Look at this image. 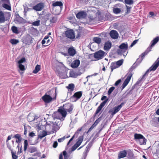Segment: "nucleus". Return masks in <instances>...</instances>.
<instances>
[{
    "mask_svg": "<svg viewBox=\"0 0 159 159\" xmlns=\"http://www.w3.org/2000/svg\"><path fill=\"white\" fill-rule=\"evenodd\" d=\"M67 114V111L65 109L61 107L59 108L57 111L54 112L52 116L54 118L58 119L61 121H63L64 120Z\"/></svg>",
    "mask_w": 159,
    "mask_h": 159,
    "instance_id": "1",
    "label": "nucleus"
},
{
    "mask_svg": "<svg viewBox=\"0 0 159 159\" xmlns=\"http://www.w3.org/2000/svg\"><path fill=\"white\" fill-rule=\"evenodd\" d=\"M159 40V36L157 37L155 39H154L151 42V44L150 46L148 48L145 52L142 53L140 55L141 58H138L137 59L136 63H137L139 61V63H140L141 62L142 60L145 57V56L147 55L150 51L151 50V49L155 45L158 41Z\"/></svg>",
    "mask_w": 159,
    "mask_h": 159,
    "instance_id": "2",
    "label": "nucleus"
},
{
    "mask_svg": "<svg viewBox=\"0 0 159 159\" xmlns=\"http://www.w3.org/2000/svg\"><path fill=\"white\" fill-rule=\"evenodd\" d=\"M52 5L53 7L52 9L54 11V14L56 15L59 14L63 5L62 2L61 1L53 2Z\"/></svg>",
    "mask_w": 159,
    "mask_h": 159,
    "instance_id": "3",
    "label": "nucleus"
},
{
    "mask_svg": "<svg viewBox=\"0 0 159 159\" xmlns=\"http://www.w3.org/2000/svg\"><path fill=\"white\" fill-rule=\"evenodd\" d=\"M159 66V58L156 61L154 64L143 75L140 80L138 81L136 83V84H139L144 78L145 76L148 74L149 71L155 70Z\"/></svg>",
    "mask_w": 159,
    "mask_h": 159,
    "instance_id": "4",
    "label": "nucleus"
},
{
    "mask_svg": "<svg viewBox=\"0 0 159 159\" xmlns=\"http://www.w3.org/2000/svg\"><path fill=\"white\" fill-rule=\"evenodd\" d=\"M128 48V45L127 43H123L119 46V49L117 50V53L118 54H123L125 56V52H126Z\"/></svg>",
    "mask_w": 159,
    "mask_h": 159,
    "instance_id": "5",
    "label": "nucleus"
},
{
    "mask_svg": "<svg viewBox=\"0 0 159 159\" xmlns=\"http://www.w3.org/2000/svg\"><path fill=\"white\" fill-rule=\"evenodd\" d=\"M67 71L66 68L64 66L61 67L58 72V75L61 79H65L67 77Z\"/></svg>",
    "mask_w": 159,
    "mask_h": 159,
    "instance_id": "6",
    "label": "nucleus"
},
{
    "mask_svg": "<svg viewBox=\"0 0 159 159\" xmlns=\"http://www.w3.org/2000/svg\"><path fill=\"white\" fill-rule=\"evenodd\" d=\"M106 54V53L100 50L94 53L93 57L94 58L99 60L102 58Z\"/></svg>",
    "mask_w": 159,
    "mask_h": 159,
    "instance_id": "7",
    "label": "nucleus"
},
{
    "mask_svg": "<svg viewBox=\"0 0 159 159\" xmlns=\"http://www.w3.org/2000/svg\"><path fill=\"white\" fill-rule=\"evenodd\" d=\"M65 34L66 37L70 39H74L75 37L74 31L71 29L66 31L65 32Z\"/></svg>",
    "mask_w": 159,
    "mask_h": 159,
    "instance_id": "8",
    "label": "nucleus"
},
{
    "mask_svg": "<svg viewBox=\"0 0 159 159\" xmlns=\"http://www.w3.org/2000/svg\"><path fill=\"white\" fill-rule=\"evenodd\" d=\"M82 93L81 91L78 92L74 93L71 98L70 99L72 102H75L82 96Z\"/></svg>",
    "mask_w": 159,
    "mask_h": 159,
    "instance_id": "9",
    "label": "nucleus"
},
{
    "mask_svg": "<svg viewBox=\"0 0 159 159\" xmlns=\"http://www.w3.org/2000/svg\"><path fill=\"white\" fill-rule=\"evenodd\" d=\"M44 7L43 3L40 2L33 7V9L37 11H41L43 10Z\"/></svg>",
    "mask_w": 159,
    "mask_h": 159,
    "instance_id": "10",
    "label": "nucleus"
},
{
    "mask_svg": "<svg viewBox=\"0 0 159 159\" xmlns=\"http://www.w3.org/2000/svg\"><path fill=\"white\" fill-rule=\"evenodd\" d=\"M42 99L46 103H49L50 102L52 99H56V95L54 98H52L48 95L45 94L42 98Z\"/></svg>",
    "mask_w": 159,
    "mask_h": 159,
    "instance_id": "11",
    "label": "nucleus"
},
{
    "mask_svg": "<svg viewBox=\"0 0 159 159\" xmlns=\"http://www.w3.org/2000/svg\"><path fill=\"white\" fill-rule=\"evenodd\" d=\"M3 1L5 3L2 4V7L7 10L11 11V8L9 0H3Z\"/></svg>",
    "mask_w": 159,
    "mask_h": 159,
    "instance_id": "12",
    "label": "nucleus"
},
{
    "mask_svg": "<svg viewBox=\"0 0 159 159\" xmlns=\"http://www.w3.org/2000/svg\"><path fill=\"white\" fill-rule=\"evenodd\" d=\"M124 105V103L123 102H122L120 104V105L114 107L113 108V110H112L111 111V114L112 115H114L116 113L120 110V109Z\"/></svg>",
    "mask_w": 159,
    "mask_h": 159,
    "instance_id": "13",
    "label": "nucleus"
},
{
    "mask_svg": "<svg viewBox=\"0 0 159 159\" xmlns=\"http://www.w3.org/2000/svg\"><path fill=\"white\" fill-rule=\"evenodd\" d=\"M87 15L85 12L81 11L79 12L76 15V17L78 19H82L85 18Z\"/></svg>",
    "mask_w": 159,
    "mask_h": 159,
    "instance_id": "14",
    "label": "nucleus"
},
{
    "mask_svg": "<svg viewBox=\"0 0 159 159\" xmlns=\"http://www.w3.org/2000/svg\"><path fill=\"white\" fill-rule=\"evenodd\" d=\"M108 100V98L106 99L101 103L99 106L98 107L95 112V114H98L102 110V108L105 105L107 102Z\"/></svg>",
    "mask_w": 159,
    "mask_h": 159,
    "instance_id": "15",
    "label": "nucleus"
},
{
    "mask_svg": "<svg viewBox=\"0 0 159 159\" xmlns=\"http://www.w3.org/2000/svg\"><path fill=\"white\" fill-rule=\"evenodd\" d=\"M132 76V74H129V75L127 76V78L125 79V80L124 81L122 85V89H124L126 87V86L128 84V83L130 81Z\"/></svg>",
    "mask_w": 159,
    "mask_h": 159,
    "instance_id": "16",
    "label": "nucleus"
},
{
    "mask_svg": "<svg viewBox=\"0 0 159 159\" xmlns=\"http://www.w3.org/2000/svg\"><path fill=\"white\" fill-rule=\"evenodd\" d=\"M110 35L112 38L113 39H116L118 37V34L115 30H112L110 33Z\"/></svg>",
    "mask_w": 159,
    "mask_h": 159,
    "instance_id": "17",
    "label": "nucleus"
},
{
    "mask_svg": "<svg viewBox=\"0 0 159 159\" xmlns=\"http://www.w3.org/2000/svg\"><path fill=\"white\" fill-rule=\"evenodd\" d=\"M80 61L79 60H76L74 61L71 64V66L73 68H76L80 65Z\"/></svg>",
    "mask_w": 159,
    "mask_h": 159,
    "instance_id": "18",
    "label": "nucleus"
},
{
    "mask_svg": "<svg viewBox=\"0 0 159 159\" xmlns=\"http://www.w3.org/2000/svg\"><path fill=\"white\" fill-rule=\"evenodd\" d=\"M111 42L107 41L105 43L104 47V49L105 50H109L111 48Z\"/></svg>",
    "mask_w": 159,
    "mask_h": 159,
    "instance_id": "19",
    "label": "nucleus"
},
{
    "mask_svg": "<svg viewBox=\"0 0 159 159\" xmlns=\"http://www.w3.org/2000/svg\"><path fill=\"white\" fill-rule=\"evenodd\" d=\"M127 152L125 150L120 151L119 153L118 157L119 158H121L126 157Z\"/></svg>",
    "mask_w": 159,
    "mask_h": 159,
    "instance_id": "20",
    "label": "nucleus"
},
{
    "mask_svg": "<svg viewBox=\"0 0 159 159\" xmlns=\"http://www.w3.org/2000/svg\"><path fill=\"white\" fill-rule=\"evenodd\" d=\"M68 53L71 56H74L76 53V51L73 48H70L68 49Z\"/></svg>",
    "mask_w": 159,
    "mask_h": 159,
    "instance_id": "21",
    "label": "nucleus"
},
{
    "mask_svg": "<svg viewBox=\"0 0 159 159\" xmlns=\"http://www.w3.org/2000/svg\"><path fill=\"white\" fill-rule=\"evenodd\" d=\"M5 21L4 13L3 11H0V23H4Z\"/></svg>",
    "mask_w": 159,
    "mask_h": 159,
    "instance_id": "22",
    "label": "nucleus"
},
{
    "mask_svg": "<svg viewBox=\"0 0 159 159\" xmlns=\"http://www.w3.org/2000/svg\"><path fill=\"white\" fill-rule=\"evenodd\" d=\"M35 116L33 114H29L28 116L27 119L29 122H32L35 120Z\"/></svg>",
    "mask_w": 159,
    "mask_h": 159,
    "instance_id": "23",
    "label": "nucleus"
},
{
    "mask_svg": "<svg viewBox=\"0 0 159 159\" xmlns=\"http://www.w3.org/2000/svg\"><path fill=\"white\" fill-rule=\"evenodd\" d=\"M47 132L46 131L43 130L38 135V137L39 138L41 139L47 135Z\"/></svg>",
    "mask_w": 159,
    "mask_h": 159,
    "instance_id": "24",
    "label": "nucleus"
},
{
    "mask_svg": "<svg viewBox=\"0 0 159 159\" xmlns=\"http://www.w3.org/2000/svg\"><path fill=\"white\" fill-rule=\"evenodd\" d=\"M143 136L140 134H135L134 135V139L138 140L139 141L142 138Z\"/></svg>",
    "mask_w": 159,
    "mask_h": 159,
    "instance_id": "25",
    "label": "nucleus"
},
{
    "mask_svg": "<svg viewBox=\"0 0 159 159\" xmlns=\"http://www.w3.org/2000/svg\"><path fill=\"white\" fill-rule=\"evenodd\" d=\"M147 139L143 136V138H142L139 142L140 145H145L146 144Z\"/></svg>",
    "mask_w": 159,
    "mask_h": 159,
    "instance_id": "26",
    "label": "nucleus"
},
{
    "mask_svg": "<svg viewBox=\"0 0 159 159\" xmlns=\"http://www.w3.org/2000/svg\"><path fill=\"white\" fill-rule=\"evenodd\" d=\"M41 66L40 65H37L35 66V69L33 70V72L34 74L37 73L40 69Z\"/></svg>",
    "mask_w": 159,
    "mask_h": 159,
    "instance_id": "27",
    "label": "nucleus"
},
{
    "mask_svg": "<svg viewBox=\"0 0 159 159\" xmlns=\"http://www.w3.org/2000/svg\"><path fill=\"white\" fill-rule=\"evenodd\" d=\"M66 88L71 91H72L74 90L75 85L73 84H69Z\"/></svg>",
    "mask_w": 159,
    "mask_h": 159,
    "instance_id": "28",
    "label": "nucleus"
},
{
    "mask_svg": "<svg viewBox=\"0 0 159 159\" xmlns=\"http://www.w3.org/2000/svg\"><path fill=\"white\" fill-rule=\"evenodd\" d=\"M110 67L111 69V72L113 71L114 69L118 67V66L117 65V64L116 63V62L112 63L111 64V66Z\"/></svg>",
    "mask_w": 159,
    "mask_h": 159,
    "instance_id": "29",
    "label": "nucleus"
},
{
    "mask_svg": "<svg viewBox=\"0 0 159 159\" xmlns=\"http://www.w3.org/2000/svg\"><path fill=\"white\" fill-rule=\"evenodd\" d=\"M32 10H33V8H29L26 6H24V15L25 16H26V13L28 11H29Z\"/></svg>",
    "mask_w": 159,
    "mask_h": 159,
    "instance_id": "30",
    "label": "nucleus"
},
{
    "mask_svg": "<svg viewBox=\"0 0 159 159\" xmlns=\"http://www.w3.org/2000/svg\"><path fill=\"white\" fill-rule=\"evenodd\" d=\"M11 29L13 33L16 34H19V32L18 30V29L15 26H12L11 28Z\"/></svg>",
    "mask_w": 159,
    "mask_h": 159,
    "instance_id": "31",
    "label": "nucleus"
},
{
    "mask_svg": "<svg viewBox=\"0 0 159 159\" xmlns=\"http://www.w3.org/2000/svg\"><path fill=\"white\" fill-rule=\"evenodd\" d=\"M93 40L95 43H97L98 44H100L101 42V38L96 37L93 38Z\"/></svg>",
    "mask_w": 159,
    "mask_h": 159,
    "instance_id": "32",
    "label": "nucleus"
},
{
    "mask_svg": "<svg viewBox=\"0 0 159 159\" xmlns=\"http://www.w3.org/2000/svg\"><path fill=\"white\" fill-rule=\"evenodd\" d=\"M83 139L81 137L79 138L78 141L75 144L77 146V147H78L80 146L83 141Z\"/></svg>",
    "mask_w": 159,
    "mask_h": 159,
    "instance_id": "33",
    "label": "nucleus"
},
{
    "mask_svg": "<svg viewBox=\"0 0 159 159\" xmlns=\"http://www.w3.org/2000/svg\"><path fill=\"white\" fill-rule=\"evenodd\" d=\"M53 127L55 129H58L60 127V124L59 123L55 122L53 123Z\"/></svg>",
    "mask_w": 159,
    "mask_h": 159,
    "instance_id": "34",
    "label": "nucleus"
},
{
    "mask_svg": "<svg viewBox=\"0 0 159 159\" xmlns=\"http://www.w3.org/2000/svg\"><path fill=\"white\" fill-rule=\"evenodd\" d=\"M67 106H68V107H69V109H65L66 111H67L68 112L70 113L72 111L73 109V106L71 104H68Z\"/></svg>",
    "mask_w": 159,
    "mask_h": 159,
    "instance_id": "35",
    "label": "nucleus"
},
{
    "mask_svg": "<svg viewBox=\"0 0 159 159\" xmlns=\"http://www.w3.org/2000/svg\"><path fill=\"white\" fill-rule=\"evenodd\" d=\"M37 151V148L35 147H31L29 148V152L32 153Z\"/></svg>",
    "mask_w": 159,
    "mask_h": 159,
    "instance_id": "36",
    "label": "nucleus"
},
{
    "mask_svg": "<svg viewBox=\"0 0 159 159\" xmlns=\"http://www.w3.org/2000/svg\"><path fill=\"white\" fill-rule=\"evenodd\" d=\"M125 4L128 5H131L134 3L133 0H125Z\"/></svg>",
    "mask_w": 159,
    "mask_h": 159,
    "instance_id": "37",
    "label": "nucleus"
},
{
    "mask_svg": "<svg viewBox=\"0 0 159 159\" xmlns=\"http://www.w3.org/2000/svg\"><path fill=\"white\" fill-rule=\"evenodd\" d=\"M10 42L12 44H16L19 42V41L17 39H11L10 40Z\"/></svg>",
    "mask_w": 159,
    "mask_h": 159,
    "instance_id": "38",
    "label": "nucleus"
},
{
    "mask_svg": "<svg viewBox=\"0 0 159 159\" xmlns=\"http://www.w3.org/2000/svg\"><path fill=\"white\" fill-rule=\"evenodd\" d=\"M113 12L115 14L119 13L120 12L121 10L118 7H116L113 9Z\"/></svg>",
    "mask_w": 159,
    "mask_h": 159,
    "instance_id": "39",
    "label": "nucleus"
},
{
    "mask_svg": "<svg viewBox=\"0 0 159 159\" xmlns=\"http://www.w3.org/2000/svg\"><path fill=\"white\" fill-rule=\"evenodd\" d=\"M57 20V18L56 16H54L50 20L51 23H53L56 22Z\"/></svg>",
    "mask_w": 159,
    "mask_h": 159,
    "instance_id": "40",
    "label": "nucleus"
},
{
    "mask_svg": "<svg viewBox=\"0 0 159 159\" xmlns=\"http://www.w3.org/2000/svg\"><path fill=\"white\" fill-rule=\"evenodd\" d=\"M102 118V117L101 116L98 118L95 121L94 123L93 124L95 126H96L97 124L100 122V121L101 120Z\"/></svg>",
    "mask_w": 159,
    "mask_h": 159,
    "instance_id": "41",
    "label": "nucleus"
},
{
    "mask_svg": "<svg viewBox=\"0 0 159 159\" xmlns=\"http://www.w3.org/2000/svg\"><path fill=\"white\" fill-rule=\"evenodd\" d=\"M115 89V87L112 86L109 89L108 92V95H110L112 92Z\"/></svg>",
    "mask_w": 159,
    "mask_h": 159,
    "instance_id": "42",
    "label": "nucleus"
},
{
    "mask_svg": "<svg viewBox=\"0 0 159 159\" xmlns=\"http://www.w3.org/2000/svg\"><path fill=\"white\" fill-rule=\"evenodd\" d=\"M28 145V141L27 140H25L24 141V151H26Z\"/></svg>",
    "mask_w": 159,
    "mask_h": 159,
    "instance_id": "43",
    "label": "nucleus"
},
{
    "mask_svg": "<svg viewBox=\"0 0 159 159\" xmlns=\"http://www.w3.org/2000/svg\"><path fill=\"white\" fill-rule=\"evenodd\" d=\"M123 59H121L120 60L116 62V63L117 64V66L118 67L120 66H121L122 64H123Z\"/></svg>",
    "mask_w": 159,
    "mask_h": 159,
    "instance_id": "44",
    "label": "nucleus"
},
{
    "mask_svg": "<svg viewBox=\"0 0 159 159\" xmlns=\"http://www.w3.org/2000/svg\"><path fill=\"white\" fill-rule=\"evenodd\" d=\"M20 70L22 71H24L25 70V66L22 64H19L18 66Z\"/></svg>",
    "mask_w": 159,
    "mask_h": 159,
    "instance_id": "45",
    "label": "nucleus"
},
{
    "mask_svg": "<svg viewBox=\"0 0 159 159\" xmlns=\"http://www.w3.org/2000/svg\"><path fill=\"white\" fill-rule=\"evenodd\" d=\"M40 20H37L32 23V25L34 26H38L40 25Z\"/></svg>",
    "mask_w": 159,
    "mask_h": 159,
    "instance_id": "46",
    "label": "nucleus"
},
{
    "mask_svg": "<svg viewBox=\"0 0 159 159\" xmlns=\"http://www.w3.org/2000/svg\"><path fill=\"white\" fill-rule=\"evenodd\" d=\"M25 58H23L18 61V65L22 64V63L25 62Z\"/></svg>",
    "mask_w": 159,
    "mask_h": 159,
    "instance_id": "47",
    "label": "nucleus"
},
{
    "mask_svg": "<svg viewBox=\"0 0 159 159\" xmlns=\"http://www.w3.org/2000/svg\"><path fill=\"white\" fill-rule=\"evenodd\" d=\"M49 37L48 36H46L44 39L42 41V43L43 45H44L46 43L45 40H47Z\"/></svg>",
    "mask_w": 159,
    "mask_h": 159,
    "instance_id": "48",
    "label": "nucleus"
},
{
    "mask_svg": "<svg viewBox=\"0 0 159 159\" xmlns=\"http://www.w3.org/2000/svg\"><path fill=\"white\" fill-rule=\"evenodd\" d=\"M12 156L13 159H17V156L14 153L13 151L11 152Z\"/></svg>",
    "mask_w": 159,
    "mask_h": 159,
    "instance_id": "49",
    "label": "nucleus"
},
{
    "mask_svg": "<svg viewBox=\"0 0 159 159\" xmlns=\"http://www.w3.org/2000/svg\"><path fill=\"white\" fill-rule=\"evenodd\" d=\"M63 154L64 156V159H68L67 153L66 151H64L63 152Z\"/></svg>",
    "mask_w": 159,
    "mask_h": 159,
    "instance_id": "50",
    "label": "nucleus"
},
{
    "mask_svg": "<svg viewBox=\"0 0 159 159\" xmlns=\"http://www.w3.org/2000/svg\"><path fill=\"white\" fill-rule=\"evenodd\" d=\"M14 137L16 139H22V138L21 137L20 135V134H16L15 135Z\"/></svg>",
    "mask_w": 159,
    "mask_h": 159,
    "instance_id": "51",
    "label": "nucleus"
},
{
    "mask_svg": "<svg viewBox=\"0 0 159 159\" xmlns=\"http://www.w3.org/2000/svg\"><path fill=\"white\" fill-rule=\"evenodd\" d=\"M66 139V137L65 136H64L62 138H61L60 139H58V141L59 142H61L63 141L64 139Z\"/></svg>",
    "mask_w": 159,
    "mask_h": 159,
    "instance_id": "52",
    "label": "nucleus"
},
{
    "mask_svg": "<svg viewBox=\"0 0 159 159\" xmlns=\"http://www.w3.org/2000/svg\"><path fill=\"white\" fill-rule=\"evenodd\" d=\"M126 7L127 10V13H129L130 12V10L131 9V7H129L127 5H126Z\"/></svg>",
    "mask_w": 159,
    "mask_h": 159,
    "instance_id": "53",
    "label": "nucleus"
},
{
    "mask_svg": "<svg viewBox=\"0 0 159 159\" xmlns=\"http://www.w3.org/2000/svg\"><path fill=\"white\" fill-rule=\"evenodd\" d=\"M138 41V39L136 40H134L133 41V42H132V43H131V44L130 45L131 47H132L136 43H137Z\"/></svg>",
    "mask_w": 159,
    "mask_h": 159,
    "instance_id": "54",
    "label": "nucleus"
},
{
    "mask_svg": "<svg viewBox=\"0 0 159 159\" xmlns=\"http://www.w3.org/2000/svg\"><path fill=\"white\" fill-rule=\"evenodd\" d=\"M121 80L120 79H119L117 81L115 84V86H117L121 82Z\"/></svg>",
    "mask_w": 159,
    "mask_h": 159,
    "instance_id": "55",
    "label": "nucleus"
},
{
    "mask_svg": "<svg viewBox=\"0 0 159 159\" xmlns=\"http://www.w3.org/2000/svg\"><path fill=\"white\" fill-rule=\"evenodd\" d=\"M78 148V147H77V146L75 145V144L73 147H72V148H71V150L72 151H74V150H75L77 148Z\"/></svg>",
    "mask_w": 159,
    "mask_h": 159,
    "instance_id": "56",
    "label": "nucleus"
},
{
    "mask_svg": "<svg viewBox=\"0 0 159 159\" xmlns=\"http://www.w3.org/2000/svg\"><path fill=\"white\" fill-rule=\"evenodd\" d=\"M58 145V143L57 141L55 142L53 144V147L54 148H56Z\"/></svg>",
    "mask_w": 159,
    "mask_h": 159,
    "instance_id": "57",
    "label": "nucleus"
},
{
    "mask_svg": "<svg viewBox=\"0 0 159 159\" xmlns=\"http://www.w3.org/2000/svg\"><path fill=\"white\" fill-rule=\"evenodd\" d=\"M95 127V126L93 125H92V126H91V127L89 129L87 132V133L89 132H90L93 129V128Z\"/></svg>",
    "mask_w": 159,
    "mask_h": 159,
    "instance_id": "58",
    "label": "nucleus"
},
{
    "mask_svg": "<svg viewBox=\"0 0 159 159\" xmlns=\"http://www.w3.org/2000/svg\"><path fill=\"white\" fill-rule=\"evenodd\" d=\"M81 35V33L80 32L77 31V34L76 35V38H78L80 36V35Z\"/></svg>",
    "mask_w": 159,
    "mask_h": 159,
    "instance_id": "59",
    "label": "nucleus"
},
{
    "mask_svg": "<svg viewBox=\"0 0 159 159\" xmlns=\"http://www.w3.org/2000/svg\"><path fill=\"white\" fill-rule=\"evenodd\" d=\"M134 64L131 67V68L129 69V71H132L136 67V66L134 65Z\"/></svg>",
    "mask_w": 159,
    "mask_h": 159,
    "instance_id": "60",
    "label": "nucleus"
},
{
    "mask_svg": "<svg viewBox=\"0 0 159 159\" xmlns=\"http://www.w3.org/2000/svg\"><path fill=\"white\" fill-rule=\"evenodd\" d=\"M7 143L8 148L11 151V152L13 151L12 149L11 148V146L8 143Z\"/></svg>",
    "mask_w": 159,
    "mask_h": 159,
    "instance_id": "61",
    "label": "nucleus"
},
{
    "mask_svg": "<svg viewBox=\"0 0 159 159\" xmlns=\"http://www.w3.org/2000/svg\"><path fill=\"white\" fill-rule=\"evenodd\" d=\"M29 136L31 137H33L35 136V134L32 132H31L29 133Z\"/></svg>",
    "mask_w": 159,
    "mask_h": 159,
    "instance_id": "62",
    "label": "nucleus"
},
{
    "mask_svg": "<svg viewBox=\"0 0 159 159\" xmlns=\"http://www.w3.org/2000/svg\"><path fill=\"white\" fill-rule=\"evenodd\" d=\"M107 99V97L106 96H104L102 97V98H101V100H103L105 99V100H106Z\"/></svg>",
    "mask_w": 159,
    "mask_h": 159,
    "instance_id": "63",
    "label": "nucleus"
},
{
    "mask_svg": "<svg viewBox=\"0 0 159 159\" xmlns=\"http://www.w3.org/2000/svg\"><path fill=\"white\" fill-rule=\"evenodd\" d=\"M21 140L22 139H18V140H16V142L19 144L21 142Z\"/></svg>",
    "mask_w": 159,
    "mask_h": 159,
    "instance_id": "64",
    "label": "nucleus"
}]
</instances>
